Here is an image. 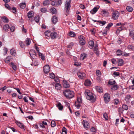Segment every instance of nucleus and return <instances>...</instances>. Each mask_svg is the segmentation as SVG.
<instances>
[{"label": "nucleus", "instance_id": "31", "mask_svg": "<svg viewBox=\"0 0 134 134\" xmlns=\"http://www.w3.org/2000/svg\"><path fill=\"white\" fill-rule=\"evenodd\" d=\"M10 65L12 67L13 70H16V66L13 63H10Z\"/></svg>", "mask_w": 134, "mask_h": 134}, {"label": "nucleus", "instance_id": "14", "mask_svg": "<svg viewBox=\"0 0 134 134\" xmlns=\"http://www.w3.org/2000/svg\"><path fill=\"white\" fill-rule=\"evenodd\" d=\"M64 87L65 88H68L70 87V85L68 82L66 81H64L63 82Z\"/></svg>", "mask_w": 134, "mask_h": 134}, {"label": "nucleus", "instance_id": "55", "mask_svg": "<svg viewBox=\"0 0 134 134\" xmlns=\"http://www.w3.org/2000/svg\"><path fill=\"white\" fill-rule=\"evenodd\" d=\"M49 76L50 78L52 79L54 78L55 77L54 74L53 73H51L49 74Z\"/></svg>", "mask_w": 134, "mask_h": 134}, {"label": "nucleus", "instance_id": "19", "mask_svg": "<svg viewBox=\"0 0 134 134\" xmlns=\"http://www.w3.org/2000/svg\"><path fill=\"white\" fill-rule=\"evenodd\" d=\"M58 18L57 17L55 16H54L53 17L52 19V22L53 23L55 24L57 21Z\"/></svg>", "mask_w": 134, "mask_h": 134}, {"label": "nucleus", "instance_id": "18", "mask_svg": "<svg viewBox=\"0 0 134 134\" xmlns=\"http://www.w3.org/2000/svg\"><path fill=\"white\" fill-rule=\"evenodd\" d=\"M88 47L90 48H93L94 44V42L92 41H90L88 42Z\"/></svg>", "mask_w": 134, "mask_h": 134}, {"label": "nucleus", "instance_id": "7", "mask_svg": "<svg viewBox=\"0 0 134 134\" xmlns=\"http://www.w3.org/2000/svg\"><path fill=\"white\" fill-rule=\"evenodd\" d=\"M82 124L84 128L86 130H88L89 128V124L87 121L83 120Z\"/></svg>", "mask_w": 134, "mask_h": 134}, {"label": "nucleus", "instance_id": "63", "mask_svg": "<svg viewBox=\"0 0 134 134\" xmlns=\"http://www.w3.org/2000/svg\"><path fill=\"white\" fill-rule=\"evenodd\" d=\"M111 62L114 64H116V59L114 58H113L111 59Z\"/></svg>", "mask_w": 134, "mask_h": 134}, {"label": "nucleus", "instance_id": "3", "mask_svg": "<svg viewBox=\"0 0 134 134\" xmlns=\"http://www.w3.org/2000/svg\"><path fill=\"white\" fill-rule=\"evenodd\" d=\"M71 2V0H67L65 4V9L66 12L68 13L70 10V3Z\"/></svg>", "mask_w": 134, "mask_h": 134}, {"label": "nucleus", "instance_id": "58", "mask_svg": "<svg viewBox=\"0 0 134 134\" xmlns=\"http://www.w3.org/2000/svg\"><path fill=\"white\" fill-rule=\"evenodd\" d=\"M41 12L43 13H45L46 12H47V10L46 8H42L41 9Z\"/></svg>", "mask_w": 134, "mask_h": 134}, {"label": "nucleus", "instance_id": "30", "mask_svg": "<svg viewBox=\"0 0 134 134\" xmlns=\"http://www.w3.org/2000/svg\"><path fill=\"white\" fill-rule=\"evenodd\" d=\"M12 59L11 56H9L7 57L5 60V62L7 63H8L10 62V61Z\"/></svg>", "mask_w": 134, "mask_h": 134}, {"label": "nucleus", "instance_id": "41", "mask_svg": "<svg viewBox=\"0 0 134 134\" xmlns=\"http://www.w3.org/2000/svg\"><path fill=\"white\" fill-rule=\"evenodd\" d=\"M19 44L21 48H24L25 47V44L22 41L19 42Z\"/></svg>", "mask_w": 134, "mask_h": 134}, {"label": "nucleus", "instance_id": "60", "mask_svg": "<svg viewBox=\"0 0 134 134\" xmlns=\"http://www.w3.org/2000/svg\"><path fill=\"white\" fill-rule=\"evenodd\" d=\"M103 116L105 120H108V118L107 116V114L106 113H105L103 114Z\"/></svg>", "mask_w": 134, "mask_h": 134}, {"label": "nucleus", "instance_id": "51", "mask_svg": "<svg viewBox=\"0 0 134 134\" xmlns=\"http://www.w3.org/2000/svg\"><path fill=\"white\" fill-rule=\"evenodd\" d=\"M98 23L99 24H101L103 25H104L107 23L106 22L104 21H102L100 20H99Z\"/></svg>", "mask_w": 134, "mask_h": 134}, {"label": "nucleus", "instance_id": "50", "mask_svg": "<svg viewBox=\"0 0 134 134\" xmlns=\"http://www.w3.org/2000/svg\"><path fill=\"white\" fill-rule=\"evenodd\" d=\"M80 103H78V102H75V106L78 109H79L80 107Z\"/></svg>", "mask_w": 134, "mask_h": 134}, {"label": "nucleus", "instance_id": "32", "mask_svg": "<svg viewBox=\"0 0 134 134\" xmlns=\"http://www.w3.org/2000/svg\"><path fill=\"white\" fill-rule=\"evenodd\" d=\"M126 9L129 12H132L133 10V8L129 6H127L126 7Z\"/></svg>", "mask_w": 134, "mask_h": 134}, {"label": "nucleus", "instance_id": "22", "mask_svg": "<svg viewBox=\"0 0 134 134\" xmlns=\"http://www.w3.org/2000/svg\"><path fill=\"white\" fill-rule=\"evenodd\" d=\"M31 41L30 38H27L26 39L25 41L24 42L26 44V46L29 45L31 43Z\"/></svg>", "mask_w": 134, "mask_h": 134}, {"label": "nucleus", "instance_id": "35", "mask_svg": "<svg viewBox=\"0 0 134 134\" xmlns=\"http://www.w3.org/2000/svg\"><path fill=\"white\" fill-rule=\"evenodd\" d=\"M119 87V86L117 85H114L112 86L111 88V89L113 90H115L118 89Z\"/></svg>", "mask_w": 134, "mask_h": 134}, {"label": "nucleus", "instance_id": "8", "mask_svg": "<svg viewBox=\"0 0 134 134\" xmlns=\"http://www.w3.org/2000/svg\"><path fill=\"white\" fill-rule=\"evenodd\" d=\"M104 100L105 102H109L110 100V96L108 93H105L104 96Z\"/></svg>", "mask_w": 134, "mask_h": 134}, {"label": "nucleus", "instance_id": "40", "mask_svg": "<svg viewBox=\"0 0 134 134\" xmlns=\"http://www.w3.org/2000/svg\"><path fill=\"white\" fill-rule=\"evenodd\" d=\"M38 55L41 58L42 60H45V57L43 54L41 53H40L38 54Z\"/></svg>", "mask_w": 134, "mask_h": 134}, {"label": "nucleus", "instance_id": "45", "mask_svg": "<svg viewBox=\"0 0 134 134\" xmlns=\"http://www.w3.org/2000/svg\"><path fill=\"white\" fill-rule=\"evenodd\" d=\"M128 49L131 51L134 50V47L132 46L131 45H129L127 47Z\"/></svg>", "mask_w": 134, "mask_h": 134}, {"label": "nucleus", "instance_id": "24", "mask_svg": "<svg viewBox=\"0 0 134 134\" xmlns=\"http://www.w3.org/2000/svg\"><path fill=\"white\" fill-rule=\"evenodd\" d=\"M96 74L97 76L98 77L97 78V79H100V77L101 75V74L100 71L99 70H97L96 71Z\"/></svg>", "mask_w": 134, "mask_h": 134}, {"label": "nucleus", "instance_id": "9", "mask_svg": "<svg viewBox=\"0 0 134 134\" xmlns=\"http://www.w3.org/2000/svg\"><path fill=\"white\" fill-rule=\"evenodd\" d=\"M50 67L49 65H46L43 67V71L45 73H48L50 70Z\"/></svg>", "mask_w": 134, "mask_h": 134}, {"label": "nucleus", "instance_id": "34", "mask_svg": "<svg viewBox=\"0 0 134 134\" xmlns=\"http://www.w3.org/2000/svg\"><path fill=\"white\" fill-rule=\"evenodd\" d=\"M51 11L52 13L54 14H57V10L54 7L51 8Z\"/></svg>", "mask_w": 134, "mask_h": 134}, {"label": "nucleus", "instance_id": "1", "mask_svg": "<svg viewBox=\"0 0 134 134\" xmlns=\"http://www.w3.org/2000/svg\"><path fill=\"white\" fill-rule=\"evenodd\" d=\"M86 98L92 102H95L96 99L94 98V95L91 92L90 90H86L84 93Z\"/></svg>", "mask_w": 134, "mask_h": 134}, {"label": "nucleus", "instance_id": "38", "mask_svg": "<svg viewBox=\"0 0 134 134\" xmlns=\"http://www.w3.org/2000/svg\"><path fill=\"white\" fill-rule=\"evenodd\" d=\"M68 35L71 37H74L76 35L75 33L73 32L70 31L68 33Z\"/></svg>", "mask_w": 134, "mask_h": 134}, {"label": "nucleus", "instance_id": "6", "mask_svg": "<svg viewBox=\"0 0 134 134\" xmlns=\"http://www.w3.org/2000/svg\"><path fill=\"white\" fill-rule=\"evenodd\" d=\"M77 75L81 79H83L86 77V75L84 72L82 71H78Z\"/></svg>", "mask_w": 134, "mask_h": 134}, {"label": "nucleus", "instance_id": "20", "mask_svg": "<svg viewBox=\"0 0 134 134\" xmlns=\"http://www.w3.org/2000/svg\"><path fill=\"white\" fill-rule=\"evenodd\" d=\"M9 28V26L8 24H6L3 26V30L6 32H7L8 31V30Z\"/></svg>", "mask_w": 134, "mask_h": 134}, {"label": "nucleus", "instance_id": "56", "mask_svg": "<svg viewBox=\"0 0 134 134\" xmlns=\"http://www.w3.org/2000/svg\"><path fill=\"white\" fill-rule=\"evenodd\" d=\"M56 123L54 121H52L51 122V126L52 127H54L56 125Z\"/></svg>", "mask_w": 134, "mask_h": 134}, {"label": "nucleus", "instance_id": "28", "mask_svg": "<svg viewBox=\"0 0 134 134\" xmlns=\"http://www.w3.org/2000/svg\"><path fill=\"white\" fill-rule=\"evenodd\" d=\"M96 90L99 93L102 92H103V90L102 88L100 87L99 86H97L96 88Z\"/></svg>", "mask_w": 134, "mask_h": 134}, {"label": "nucleus", "instance_id": "4", "mask_svg": "<svg viewBox=\"0 0 134 134\" xmlns=\"http://www.w3.org/2000/svg\"><path fill=\"white\" fill-rule=\"evenodd\" d=\"M119 13L117 11H113L112 13V19L114 20H117L119 16Z\"/></svg>", "mask_w": 134, "mask_h": 134}, {"label": "nucleus", "instance_id": "39", "mask_svg": "<svg viewBox=\"0 0 134 134\" xmlns=\"http://www.w3.org/2000/svg\"><path fill=\"white\" fill-rule=\"evenodd\" d=\"M50 2L49 0H45L43 2V4L44 6L48 5L50 4Z\"/></svg>", "mask_w": 134, "mask_h": 134}, {"label": "nucleus", "instance_id": "29", "mask_svg": "<svg viewBox=\"0 0 134 134\" xmlns=\"http://www.w3.org/2000/svg\"><path fill=\"white\" fill-rule=\"evenodd\" d=\"M116 82L113 79L110 80L108 82V83L110 85H113L115 84Z\"/></svg>", "mask_w": 134, "mask_h": 134}, {"label": "nucleus", "instance_id": "46", "mask_svg": "<svg viewBox=\"0 0 134 134\" xmlns=\"http://www.w3.org/2000/svg\"><path fill=\"white\" fill-rule=\"evenodd\" d=\"M122 51L120 50H118L116 51V55L118 56L122 55Z\"/></svg>", "mask_w": 134, "mask_h": 134}, {"label": "nucleus", "instance_id": "17", "mask_svg": "<svg viewBox=\"0 0 134 134\" xmlns=\"http://www.w3.org/2000/svg\"><path fill=\"white\" fill-rule=\"evenodd\" d=\"M84 84L86 86H89L91 85V83L90 80L87 79L85 81Z\"/></svg>", "mask_w": 134, "mask_h": 134}, {"label": "nucleus", "instance_id": "44", "mask_svg": "<svg viewBox=\"0 0 134 134\" xmlns=\"http://www.w3.org/2000/svg\"><path fill=\"white\" fill-rule=\"evenodd\" d=\"M40 17L39 15L36 16L35 18V20L37 23H38L39 21Z\"/></svg>", "mask_w": 134, "mask_h": 134}, {"label": "nucleus", "instance_id": "5", "mask_svg": "<svg viewBox=\"0 0 134 134\" xmlns=\"http://www.w3.org/2000/svg\"><path fill=\"white\" fill-rule=\"evenodd\" d=\"M79 41L80 44L81 45L85 44L86 41L84 37L82 35H80L78 37Z\"/></svg>", "mask_w": 134, "mask_h": 134}, {"label": "nucleus", "instance_id": "23", "mask_svg": "<svg viewBox=\"0 0 134 134\" xmlns=\"http://www.w3.org/2000/svg\"><path fill=\"white\" fill-rule=\"evenodd\" d=\"M57 107L59 110H62L63 108V106L60 103H58L56 104Z\"/></svg>", "mask_w": 134, "mask_h": 134}, {"label": "nucleus", "instance_id": "10", "mask_svg": "<svg viewBox=\"0 0 134 134\" xmlns=\"http://www.w3.org/2000/svg\"><path fill=\"white\" fill-rule=\"evenodd\" d=\"M29 54L31 58H34L36 56V54L35 51L33 50H31Z\"/></svg>", "mask_w": 134, "mask_h": 134}, {"label": "nucleus", "instance_id": "37", "mask_svg": "<svg viewBox=\"0 0 134 134\" xmlns=\"http://www.w3.org/2000/svg\"><path fill=\"white\" fill-rule=\"evenodd\" d=\"M67 130L65 127H63L62 129V134H67Z\"/></svg>", "mask_w": 134, "mask_h": 134}, {"label": "nucleus", "instance_id": "42", "mask_svg": "<svg viewBox=\"0 0 134 134\" xmlns=\"http://www.w3.org/2000/svg\"><path fill=\"white\" fill-rule=\"evenodd\" d=\"M51 31H50L48 30L44 32L45 36L48 37L50 36Z\"/></svg>", "mask_w": 134, "mask_h": 134}, {"label": "nucleus", "instance_id": "43", "mask_svg": "<svg viewBox=\"0 0 134 134\" xmlns=\"http://www.w3.org/2000/svg\"><path fill=\"white\" fill-rule=\"evenodd\" d=\"M51 4L52 5L54 6H58V5L57 4V1H54L52 2Z\"/></svg>", "mask_w": 134, "mask_h": 134}, {"label": "nucleus", "instance_id": "64", "mask_svg": "<svg viewBox=\"0 0 134 134\" xmlns=\"http://www.w3.org/2000/svg\"><path fill=\"white\" fill-rule=\"evenodd\" d=\"M91 131L92 132H96V129L94 127H92L91 128Z\"/></svg>", "mask_w": 134, "mask_h": 134}, {"label": "nucleus", "instance_id": "59", "mask_svg": "<svg viewBox=\"0 0 134 134\" xmlns=\"http://www.w3.org/2000/svg\"><path fill=\"white\" fill-rule=\"evenodd\" d=\"M119 100L117 99H114V103L116 105H117L119 103Z\"/></svg>", "mask_w": 134, "mask_h": 134}, {"label": "nucleus", "instance_id": "49", "mask_svg": "<svg viewBox=\"0 0 134 134\" xmlns=\"http://www.w3.org/2000/svg\"><path fill=\"white\" fill-rule=\"evenodd\" d=\"M38 63L37 61H34L32 64H31L32 65H34L35 66L38 65Z\"/></svg>", "mask_w": 134, "mask_h": 134}, {"label": "nucleus", "instance_id": "2", "mask_svg": "<svg viewBox=\"0 0 134 134\" xmlns=\"http://www.w3.org/2000/svg\"><path fill=\"white\" fill-rule=\"evenodd\" d=\"M63 93L65 96L68 99L72 98L74 95V92L69 89L65 90L63 91Z\"/></svg>", "mask_w": 134, "mask_h": 134}, {"label": "nucleus", "instance_id": "13", "mask_svg": "<svg viewBox=\"0 0 134 134\" xmlns=\"http://www.w3.org/2000/svg\"><path fill=\"white\" fill-rule=\"evenodd\" d=\"M98 9L99 8L95 7L91 10L90 13L93 14H94L98 11Z\"/></svg>", "mask_w": 134, "mask_h": 134}, {"label": "nucleus", "instance_id": "36", "mask_svg": "<svg viewBox=\"0 0 134 134\" xmlns=\"http://www.w3.org/2000/svg\"><path fill=\"white\" fill-rule=\"evenodd\" d=\"M20 7L22 9L24 8L26 6V4L25 3H21L20 4Z\"/></svg>", "mask_w": 134, "mask_h": 134}, {"label": "nucleus", "instance_id": "25", "mask_svg": "<svg viewBox=\"0 0 134 134\" xmlns=\"http://www.w3.org/2000/svg\"><path fill=\"white\" fill-rule=\"evenodd\" d=\"M16 123L18 126L21 128L24 129V126L22 123L18 121L16 122Z\"/></svg>", "mask_w": 134, "mask_h": 134}, {"label": "nucleus", "instance_id": "33", "mask_svg": "<svg viewBox=\"0 0 134 134\" xmlns=\"http://www.w3.org/2000/svg\"><path fill=\"white\" fill-rule=\"evenodd\" d=\"M10 53L12 55L15 56L16 54V52L14 49H12L10 50Z\"/></svg>", "mask_w": 134, "mask_h": 134}, {"label": "nucleus", "instance_id": "61", "mask_svg": "<svg viewBox=\"0 0 134 134\" xmlns=\"http://www.w3.org/2000/svg\"><path fill=\"white\" fill-rule=\"evenodd\" d=\"M81 64L79 62H76L74 64V65L76 66H80Z\"/></svg>", "mask_w": 134, "mask_h": 134}, {"label": "nucleus", "instance_id": "48", "mask_svg": "<svg viewBox=\"0 0 134 134\" xmlns=\"http://www.w3.org/2000/svg\"><path fill=\"white\" fill-rule=\"evenodd\" d=\"M11 11L14 13H16V9L15 7H13L11 8V10H10Z\"/></svg>", "mask_w": 134, "mask_h": 134}, {"label": "nucleus", "instance_id": "54", "mask_svg": "<svg viewBox=\"0 0 134 134\" xmlns=\"http://www.w3.org/2000/svg\"><path fill=\"white\" fill-rule=\"evenodd\" d=\"M3 21L5 23H8V22L9 21L8 19L5 17H3L2 18Z\"/></svg>", "mask_w": 134, "mask_h": 134}, {"label": "nucleus", "instance_id": "52", "mask_svg": "<svg viewBox=\"0 0 134 134\" xmlns=\"http://www.w3.org/2000/svg\"><path fill=\"white\" fill-rule=\"evenodd\" d=\"M122 108L123 109L125 110H127L128 109V106L125 104H124L122 105Z\"/></svg>", "mask_w": 134, "mask_h": 134}, {"label": "nucleus", "instance_id": "26", "mask_svg": "<svg viewBox=\"0 0 134 134\" xmlns=\"http://www.w3.org/2000/svg\"><path fill=\"white\" fill-rule=\"evenodd\" d=\"M118 65L119 66H121L123 65L124 63V61L122 59H119L118 62Z\"/></svg>", "mask_w": 134, "mask_h": 134}, {"label": "nucleus", "instance_id": "11", "mask_svg": "<svg viewBox=\"0 0 134 134\" xmlns=\"http://www.w3.org/2000/svg\"><path fill=\"white\" fill-rule=\"evenodd\" d=\"M57 36V33L55 32H53L51 33L50 36L52 39H54L56 38Z\"/></svg>", "mask_w": 134, "mask_h": 134}, {"label": "nucleus", "instance_id": "47", "mask_svg": "<svg viewBox=\"0 0 134 134\" xmlns=\"http://www.w3.org/2000/svg\"><path fill=\"white\" fill-rule=\"evenodd\" d=\"M113 24L111 23H109L106 27L107 29H109L113 25Z\"/></svg>", "mask_w": 134, "mask_h": 134}, {"label": "nucleus", "instance_id": "62", "mask_svg": "<svg viewBox=\"0 0 134 134\" xmlns=\"http://www.w3.org/2000/svg\"><path fill=\"white\" fill-rule=\"evenodd\" d=\"M5 6L9 10H11V8L9 6L8 4L5 3Z\"/></svg>", "mask_w": 134, "mask_h": 134}, {"label": "nucleus", "instance_id": "15", "mask_svg": "<svg viewBox=\"0 0 134 134\" xmlns=\"http://www.w3.org/2000/svg\"><path fill=\"white\" fill-rule=\"evenodd\" d=\"M87 55L84 53H82L81 55L80 59L81 60H83L87 57Z\"/></svg>", "mask_w": 134, "mask_h": 134}, {"label": "nucleus", "instance_id": "12", "mask_svg": "<svg viewBox=\"0 0 134 134\" xmlns=\"http://www.w3.org/2000/svg\"><path fill=\"white\" fill-rule=\"evenodd\" d=\"M102 15L103 16L107 17L109 15V13L108 11L105 10H103L101 11Z\"/></svg>", "mask_w": 134, "mask_h": 134}, {"label": "nucleus", "instance_id": "16", "mask_svg": "<svg viewBox=\"0 0 134 134\" xmlns=\"http://www.w3.org/2000/svg\"><path fill=\"white\" fill-rule=\"evenodd\" d=\"M125 29V27L124 26H121L120 27L118 28L116 31V33L119 34L120 32L122 30H124Z\"/></svg>", "mask_w": 134, "mask_h": 134}, {"label": "nucleus", "instance_id": "53", "mask_svg": "<svg viewBox=\"0 0 134 134\" xmlns=\"http://www.w3.org/2000/svg\"><path fill=\"white\" fill-rule=\"evenodd\" d=\"M74 45V43L72 42H71L67 46V47L69 48H72Z\"/></svg>", "mask_w": 134, "mask_h": 134}, {"label": "nucleus", "instance_id": "21", "mask_svg": "<svg viewBox=\"0 0 134 134\" xmlns=\"http://www.w3.org/2000/svg\"><path fill=\"white\" fill-rule=\"evenodd\" d=\"M55 88L58 90H60L61 89V86L60 84L58 83H56L55 85Z\"/></svg>", "mask_w": 134, "mask_h": 134}, {"label": "nucleus", "instance_id": "27", "mask_svg": "<svg viewBox=\"0 0 134 134\" xmlns=\"http://www.w3.org/2000/svg\"><path fill=\"white\" fill-rule=\"evenodd\" d=\"M34 15V12L32 11H30L27 14L28 17L29 18L32 17Z\"/></svg>", "mask_w": 134, "mask_h": 134}, {"label": "nucleus", "instance_id": "57", "mask_svg": "<svg viewBox=\"0 0 134 134\" xmlns=\"http://www.w3.org/2000/svg\"><path fill=\"white\" fill-rule=\"evenodd\" d=\"M134 35V31L132 30L130 31L129 34V35L130 36H133V35Z\"/></svg>", "mask_w": 134, "mask_h": 134}]
</instances>
